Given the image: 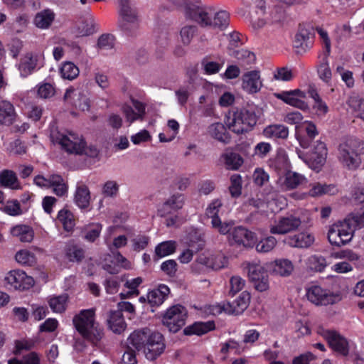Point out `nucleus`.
I'll list each match as a JSON object with an SVG mask.
<instances>
[{
	"label": "nucleus",
	"instance_id": "f257e3e1",
	"mask_svg": "<svg viewBox=\"0 0 364 364\" xmlns=\"http://www.w3.org/2000/svg\"><path fill=\"white\" fill-rule=\"evenodd\" d=\"M188 0H178V4H186V17L202 28L225 29L230 23V15L226 11H216L213 6L187 4Z\"/></svg>",
	"mask_w": 364,
	"mask_h": 364
},
{
	"label": "nucleus",
	"instance_id": "f03ea898",
	"mask_svg": "<svg viewBox=\"0 0 364 364\" xmlns=\"http://www.w3.org/2000/svg\"><path fill=\"white\" fill-rule=\"evenodd\" d=\"M128 341L137 351H142L145 358L151 361L156 360L166 349L163 334L149 328L134 331L129 335Z\"/></svg>",
	"mask_w": 364,
	"mask_h": 364
},
{
	"label": "nucleus",
	"instance_id": "7ed1b4c3",
	"mask_svg": "<svg viewBox=\"0 0 364 364\" xmlns=\"http://www.w3.org/2000/svg\"><path fill=\"white\" fill-rule=\"evenodd\" d=\"M78 333L92 346H97L104 336L103 329L95 321L94 309H83L73 319Z\"/></svg>",
	"mask_w": 364,
	"mask_h": 364
},
{
	"label": "nucleus",
	"instance_id": "20e7f679",
	"mask_svg": "<svg viewBox=\"0 0 364 364\" xmlns=\"http://www.w3.org/2000/svg\"><path fill=\"white\" fill-rule=\"evenodd\" d=\"M257 116L252 108H234L226 115L228 129L237 134L251 131L256 125Z\"/></svg>",
	"mask_w": 364,
	"mask_h": 364
},
{
	"label": "nucleus",
	"instance_id": "39448f33",
	"mask_svg": "<svg viewBox=\"0 0 364 364\" xmlns=\"http://www.w3.org/2000/svg\"><path fill=\"white\" fill-rule=\"evenodd\" d=\"M53 141L58 144L61 149L69 154L86 155L90 158H96L99 150L94 145L87 146L85 140L77 134L69 133V135L58 132L53 136Z\"/></svg>",
	"mask_w": 364,
	"mask_h": 364
},
{
	"label": "nucleus",
	"instance_id": "423d86ee",
	"mask_svg": "<svg viewBox=\"0 0 364 364\" xmlns=\"http://www.w3.org/2000/svg\"><path fill=\"white\" fill-rule=\"evenodd\" d=\"M360 141L356 139H347L338 145V161L348 170L354 171L360 167Z\"/></svg>",
	"mask_w": 364,
	"mask_h": 364
},
{
	"label": "nucleus",
	"instance_id": "0eeeda50",
	"mask_svg": "<svg viewBox=\"0 0 364 364\" xmlns=\"http://www.w3.org/2000/svg\"><path fill=\"white\" fill-rule=\"evenodd\" d=\"M354 232L353 225H350L345 218L330 226L328 231V240L332 245L341 247L351 241Z\"/></svg>",
	"mask_w": 364,
	"mask_h": 364
},
{
	"label": "nucleus",
	"instance_id": "6e6552de",
	"mask_svg": "<svg viewBox=\"0 0 364 364\" xmlns=\"http://www.w3.org/2000/svg\"><path fill=\"white\" fill-rule=\"evenodd\" d=\"M188 311L181 304L169 307L162 316V323L170 332L177 333L186 324Z\"/></svg>",
	"mask_w": 364,
	"mask_h": 364
},
{
	"label": "nucleus",
	"instance_id": "1a4fd4ad",
	"mask_svg": "<svg viewBox=\"0 0 364 364\" xmlns=\"http://www.w3.org/2000/svg\"><path fill=\"white\" fill-rule=\"evenodd\" d=\"M306 290L308 300L316 306L334 304L341 300L339 293L323 289L319 285L311 284Z\"/></svg>",
	"mask_w": 364,
	"mask_h": 364
},
{
	"label": "nucleus",
	"instance_id": "9d476101",
	"mask_svg": "<svg viewBox=\"0 0 364 364\" xmlns=\"http://www.w3.org/2000/svg\"><path fill=\"white\" fill-rule=\"evenodd\" d=\"M223 206L221 200L217 198L213 200L207 206L205 214L208 218L211 219V227L220 235H228L235 225L233 220L223 222L219 217V212Z\"/></svg>",
	"mask_w": 364,
	"mask_h": 364
},
{
	"label": "nucleus",
	"instance_id": "9b49d317",
	"mask_svg": "<svg viewBox=\"0 0 364 364\" xmlns=\"http://www.w3.org/2000/svg\"><path fill=\"white\" fill-rule=\"evenodd\" d=\"M327 148L324 142L318 140L313 148L306 154L298 153L299 158L302 159L313 170L318 171L325 164L327 157Z\"/></svg>",
	"mask_w": 364,
	"mask_h": 364
},
{
	"label": "nucleus",
	"instance_id": "f8f14e48",
	"mask_svg": "<svg viewBox=\"0 0 364 364\" xmlns=\"http://www.w3.org/2000/svg\"><path fill=\"white\" fill-rule=\"evenodd\" d=\"M119 14L122 21L119 27L127 36L135 34L138 28V18L135 10L129 5V0H119Z\"/></svg>",
	"mask_w": 364,
	"mask_h": 364
},
{
	"label": "nucleus",
	"instance_id": "ddd939ff",
	"mask_svg": "<svg viewBox=\"0 0 364 364\" xmlns=\"http://www.w3.org/2000/svg\"><path fill=\"white\" fill-rule=\"evenodd\" d=\"M230 245H237L244 247H253L257 242L256 235L242 226L235 227L228 233Z\"/></svg>",
	"mask_w": 364,
	"mask_h": 364
},
{
	"label": "nucleus",
	"instance_id": "4468645a",
	"mask_svg": "<svg viewBox=\"0 0 364 364\" xmlns=\"http://www.w3.org/2000/svg\"><path fill=\"white\" fill-rule=\"evenodd\" d=\"M248 277L258 291L262 292L269 289L268 274L265 269L258 263L247 264Z\"/></svg>",
	"mask_w": 364,
	"mask_h": 364
},
{
	"label": "nucleus",
	"instance_id": "2eb2a0df",
	"mask_svg": "<svg viewBox=\"0 0 364 364\" xmlns=\"http://www.w3.org/2000/svg\"><path fill=\"white\" fill-rule=\"evenodd\" d=\"M5 282L10 286V288L20 291L29 289L34 284L33 277L28 276L25 272L19 269L10 271L5 277Z\"/></svg>",
	"mask_w": 364,
	"mask_h": 364
},
{
	"label": "nucleus",
	"instance_id": "dca6fc26",
	"mask_svg": "<svg viewBox=\"0 0 364 364\" xmlns=\"http://www.w3.org/2000/svg\"><path fill=\"white\" fill-rule=\"evenodd\" d=\"M277 99L283 101L284 103L300 109L303 111L309 109L308 104L302 100L306 97V93L299 89L282 91L274 93Z\"/></svg>",
	"mask_w": 364,
	"mask_h": 364
},
{
	"label": "nucleus",
	"instance_id": "f3484780",
	"mask_svg": "<svg viewBox=\"0 0 364 364\" xmlns=\"http://www.w3.org/2000/svg\"><path fill=\"white\" fill-rule=\"evenodd\" d=\"M301 224V220L299 217L293 215L281 217L274 225L271 226L270 232L284 235L297 230Z\"/></svg>",
	"mask_w": 364,
	"mask_h": 364
},
{
	"label": "nucleus",
	"instance_id": "a211bd4d",
	"mask_svg": "<svg viewBox=\"0 0 364 364\" xmlns=\"http://www.w3.org/2000/svg\"><path fill=\"white\" fill-rule=\"evenodd\" d=\"M325 338L329 346L336 352L343 356L348 355L349 353L348 342L339 333L333 331H327L325 333Z\"/></svg>",
	"mask_w": 364,
	"mask_h": 364
},
{
	"label": "nucleus",
	"instance_id": "6ab92c4d",
	"mask_svg": "<svg viewBox=\"0 0 364 364\" xmlns=\"http://www.w3.org/2000/svg\"><path fill=\"white\" fill-rule=\"evenodd\" d=\"M250 301V294L245 291L232 301H228L223 309L228 314L239 315L242 314L248 306Z\"/></svg>",
	"mask_w": 364,
	"mask_h": 364
},
{
	"label": "nucleus",
	"instance_id": "aec40b11",
	"mask_svg": "<svg viewBox=\"0 0 364 364\" xmlns=\"http://www.w3.org/2000/svg\"><path fill=\"white\" fill-rule=\"evenodd\" d=\"M314 33L310 28L299 25L297 33L295 35L294 45L297 48L304 51L311 48L314 43Z\"/></svg>",
	"mask_w": 364,
	"mask_h": 364
},
{
	"label": "nucleus",
	"instance_id": "412c9836",
	"mask_svg": "<svg viewBox=\"0 0 364 364\" xmlns=\"http://www.w3.org/2000/svg\"><path fill=\"white\" fill-rule=\"evenodd\" d=\"M304 134H296V137L299 142L300 146L304 149H308L311 143L318 135V131L316 124L311 121H306L302 124Z\"/></svg>",
	"mask_w": 364,
	"mask_h": 364
},
{
	"label": "nucleus",
	"instance_id": "4be33fe9",
	"mask_svg": "<svg viewBox=\"0 0 364 364\" xmlns=\"http://www.w3.org/2000/svg\"><path fill=\"white\" fill-rule=\"evenodd\" d=\"M242 89L249 94H255L260 91L262 82L259 71L251 70L242 75Z\"/></svg>",
	"mask_w": 364,
	"mask_h": 364
},
{
	"label": "nucleus",
	"instance_id": "5701e85b",
	"mask_svg": "<svg viewBox=\"0 0 364 364\" xmlns=\"http://www.w3.org/2000/svg\"><path fill=\"white\" fill-rule=\"evenodd\" d=\"M184 204V196L176 193L171 196L158 209V215L161 217H166L183 208Z\"/></svg>",
	"mask_w": 364,
	"mask_h": 364
},
{
	"label": "nucleus",
	"instance_id": "b1692460",
	"mask_svg": "<svg viewBox=\"0 0 364 364\" xmlns=\"http://www.w3.org/2000/svg\"><path fill=\"white\" fill-rule=\"evenodd\" d=\"M90 191L87 185L78 182L74 193V203L81 210H86L90 205Z\"/></svg>",
	"mask_w": 364,
	"mask_h": 364
},
{
	"label": "nucleus",
	"instance_id": "393cba45",
	"mask_svg": "<svg viewBox=\"0 0 364 364\" xmlns=\"http://www.w3.org/2000/svg\"><path fill=\"white\" fill-rule=\"evenodd\" d=\"M289 134V128L282 124H269L262 131V134L265 138L274 141L285 140L288 138Z\"/></svg>",
	"mask_w": 364,
	"mask_h": 364
},
{
	"label": "nucleus",
	"instance_id": "a878e982",
	"mask_svg": "<svg viewBox=\"0 0 364 364\" xmlns=\"http://www.w3.org/2000/svg\"><path fill=\"white\" fill-rule=\"evenodd\" d=\"M215 323L213 321H195L183 329V334L189 336L193 335L200 336L215 330Z\"/></svg>",
	"mask_w": 364,
	"mask_h": 364
},
{
	"label": "nucleus",
	"instance_id": "bb28decb",
	"mask_svg": "<svg viewBox=\"0 0 364 364\" xmlns=\"http://www.w3.org/2000/svg\"><path fill=\"white\" fill-rule=\"evenodd\" d=\"M38 59V55L32 53H27L21 58L18 70L21 77H26L33 73L37 66Z\"/></svg>",
	"mask_w": 364,
	"mask_h": 364
},
{
	"label": "nucleus",
	"instance_id": "cd10ccee",
	"mask_svg": "<svg viewBox=\"0 0 364 364\" xmlns=\"http://www.w3.org/2000/svg\"><path fill=\"white\" fill-rule=\"evenodd\" d=\"M169 293L170 289L168 286L160 284L158 288L154 289L148 292L146 296L148 302L152 307L159 306L166 299Z\"/></svg>",
	"mask_w": 364,
	"mask_h": 364
},
{
	"label": "nucleus",
	"instance_id": "c85d7f7f",
	"mask_svg": "<svg viewBox=\"0 0 364 364\" xmlns=\"http://www.w3.org/2000/svg\"><path fill=\"white\" fill-rule=\"evenodd\" d=\"M108 327L115 334H121L126 328L123 313L121 311H111L107 318Z\"/></svg>",
	"mask_w": 364,
	"mask_h": 364
},
{
	"label": "nucleus",
	"instance_id": "c756f323",
	"mask_svg": "<svg viewBox=\"0 0 364 364\" xmlns=\"http://www.w3.org/2000/svg\"><path fill=\"white\" fill-rule=\"evenodd\" d=\"M314 241V237L308 232H300L289 236L285 240V242L289 246L299 248H307L310 247Z\"/></svg>",
	"mask_w": 364,
	"mask_h": 364
},
{
	"label": "nucleus",
	"instance_id": "7c9ffc66",
	"mask_svg": "<svg viewBox=\"0 0 364 364\" xmlns=\"http://www.w3.org/2000/svg\"><path fill=\"white\" fill-rule=\"evenodd\" d=\"M55 18V14L50 9H43L34 16V25L41 29H48L50 27Z\"/></svg>",
	"mask_w": 364,
	"mask_h": 364
},
{
	"label": "nucleus",
	"instance_id": "2f4dec72",
	"mask_svg": "<svg viewBox=\"0 0 364 364\" xmlns=\"http://www.w3.org/2000/svg\"><path fill=\"white\" fill-rule=\"evenodd\" d=\"M65 257L71 262H80L85 258V251L80 245L70 241L65 247Z\"/></svg>",
	"mask_w": 364,
	"mask_h": 364
},
{
	"label": "nucleus",
	"instance_id": "473e14b6",
	"mask_svg": "<svg viewBox=\"0 0 364 364\" xmlns=\"http://www.w3.org/2000/svg\"><path fill=\"white\" fill-rule=\"evenodd\" d=\"M102 225L98 223H92L85 225L81 231L82 237L88 242H95L100 236Z\"/></svg>",
	"mask_w": 364,
	"mask_h": 364
},
{
	"label": "nucleus",
	"instance_id": "72a5a7b5",
	"mask_svg": "<svg viewBox=\"0 0 364 364\" xmlns=\"http://www.w3.org/2000/svg\"><path fill=\"white\" fill-rule=\"evenodd\" d=\"M176 243L173 240H167L160 242L155 247L153 259L155 262L159 259L171 255L175 252Z\"/></svg>",
	"mask_w": 364,
	"mask_h": 364
},
{
	"label": "nucleus",
	"instance_id": "f704fd0d",
	"mask_svg": "<svg viewBox=\"0 0 364 364\" xmlns=\"http://www.w3.org/2000/svg\"><path fill=\"white\" fill-rule=\"evenodd\" d=\"M208 132L210 136L215 139L228 144L230 142V135L227 132L226 127L222 123H214L208 127Z\"/></svg>",
	"mask_w": 364,
	"mask_h": 364
},
{
	"label": "nucleus",
	"instance_id": "c9c22d12",
	"mask_svg": "<svg viewBox=\"0 0 364 364\" xmlns=\"http://www.w3.org/2000/svg\"><path fill=\"white\" fill-rule=\"evenodd\" d=\"M77 32L80 36H88L96 32L95 19L92 15L82 18L78 22Z\"/></svg>",
	"mask_w": 364,
	"mask_h": 364
},
{
	"label": "nucleus",
	"instance_id": "e433bc0d",
	"mask_svg": "<svg viewBox=\"0 0 364 364\" xmlns=\"http://www.w3.org/2000/svg\"><path fill=\"white\" fill-rule=\"evenodd\" d=\"M235 58L237 60L238 64L245 69H249L255 64L256 55L253 52L248 50L241 49L235 52Z\"/></svg>",
	"mask_w": 364,
	"mask_h": 364
},
{
	"label": "nucleus",
	"instance_id": "4c0bfd02",
	"mask_svg": "<svg viewBox=\"0 0 364 364\" xmlns=\"http://www.w3.org/2000/svg\"><path fill=\"white\" fill-rule=\"evenodd\" d=\"M11 233L13 236L16 237L21 242H30L33 240L34 232L33 229L25 225H20L14 227Z\"/></svg>",
	"mask_w": 364,
	"mask_h": 364
},
{
	"label": "nucleus",
	"instance_id": "58836bf2",
	"mask_svg": "<svg viewBox=\"0 0 364 364\" xmlns=\"http://www.w3.org/2000/svg\"><path fill=\"white\" fill-rule=\"evenodd\" d=\"M15 117L14 105L9 101L0 102V119L4 124L13 123Z\"/></svg>",
	"mask_w": 364,
	"mask_h": 364
},
{
	"label": "nucleus",
	"instance_id": "ea45409f",
	"mask_svg": "<svg viewBox=\"0 0 364 364\" xmlns=\"http://www.w3.org/2000/svg\"><path fill=\"white\" fill-rule=\"evenodd\" d=\"M294 269L291 262L287 259H277L272 264V271L277 275L287 277L291 274Z\"/></svg>",
	"mask_w": 364,
	"mask_h": 364
},
{
	"label": "nucleus",
	"instance_id": "a19ab883",
	"mask_svg": "<svg viewBox=\"0 0 364 364\" xmlns=\"http://www.w3.org/2000/svg\"><path fill=\"white\" fill-rule=\"evenodd\" d=\"M328 56L326 53H322L319 55L320 64L318 67V74L319 77L326 82L331 80L332 73L329 67Z\"/></svg>",
	"mask_w": 364,
	"mask_h": 364
},
{
	"label": "nucleus",
	"instance_id": "79ce46f5",
	"mask_svg": "<svg viewBox=\"0 0 364 364\" xmlns=\"http://www.w3.org/2000/svg\"><path fill=\"white\" fill-rule=\"evenodd\" d=\"M58 220L63 225V229L67 232H72L75 225L74 215L66 209L60 210L57 216Z\"/></svg>",
	"mask_w": 364,
	"mask_h": 364
},
{
	"label": "nucleus",
	"instance_id": "37998d69",
	"mask_svg": "<svg viewBox=\"0 0 364 364\" xmlns=\"http://www.w3.org/2000/svg\"><path fill=\"white\" fill-rule=\"evenodd\" d=\"M68 301V294H63L50 297L48 300V304L53 312L63 313L66 310Z\"/></svg>",
	"mask_w": 364,
	"mask_h": 364
},
{
	"label": "nucleus",
	"instance_id": "c03bdc74",
	"mask_svg": "<svg viewBox=\"0 0 364 364\" xmlns=\"http://www.w3.org/2000/svg\"><path fill=\"white\" fill-rule=\"evenodd\" d=\"M17 182L16 174L13 171L5 169L0 173V186L16 189L18 188V185H16Z\"/></svg>",
	"mask_w": 364,
	"mask_h": 364
},
{
	"label": "nucleus",
	"instance_id": "a18cd8bd",
	"mask_svg": "<svg viewBox=\"0 0 364 364\" xmlns=\"http://www.w3.org/2000/svg\"><path fill=\"white\" fill-rule=\"evenodd\" d=\"M346 219L352 225L353 230L356 228H361L364 227V204L358 209L355 210L354 212L350 213Z\"/></svg>",
	"mask_w": 364,
	"mask_h": 364
},
{
	"label": "nucleus",
	"instance_id": "49530a36",
	"mask_svg": "<svg viewBox=\"0 0 364 364\" xmlns=\"http://www.w3.org/2000/svg\"><path fill=\"white\" fill-rule=\"evenodd\" d=\"M79 73L78 67L70 61L63 63L60 68L62 77L69 80L76 78L79 75Z\"/></svg>",
	"mask_w": 364,
	"mask_h": 364
},
{
	"label": "nucleus",
	"instance_id": "de8ad7c7",
	"mask_svg": "<svg viewBox=\"0 0 364 364\" xmlns=\"http://www.w3.org/2000/svg\"><path fill=\"white\" fill-rule=\"evenodd\" d=\"M305 181V177L296 172L288 171L285 174L284 186L288 190L296 188Z\"/></svg>",
	"mask_w": 364,
	"mask_h": 364
},
{
	"label": "nucleus",
	"instance_id": "09e8293b",
	"mask_svg": "<svg viewBox=\"0 0 364 364\" xmlns=\"http://www.w3.org/2000/svg\"><path fill=\"white\" fill-rule=\"evenodd\" d=\"M225 164L228 169L237 170L243 164V159L237 153L230 152L223 155Z\"/></svg>",
	"mask_w": 364,
	"mask_h": 364
},
{
	"label": "nucleus",
	"instance_id": "8fccbe9b",
	"mask_svg": "<svg viewBox=\"0 0 364 364\" xmlns=\"http://www.w3.org/2000/svg\"><path fill=\"white\" fill-rule=\"evenodd\" d=\"M15 259L17 262L32 267L36 263V255L26 250H22L16 254Z\"/></svg>",
	"mask_w": 364,
	"mask_h": 364
},
{
	"label": "nucleus",
	"instance_id": "3c124183",
	"mask_svg": "<svg viewBox=\"0 0 364 364\" xmlns=\"http://www.w3.org/2000/svg\"><path fill=\"white\" fill-rule=\"evenodd\" d=\"M198 28L196 26L188 25L183 26L180 31V36L182 43L187 46L189 45L193 38L198 33Z\"/></svg>",
	"mask_w": 364,
	"mask_h": 364
},
{
	"label": "nucleus",
	"instance_id": "603ef678",
	"mask_svg": "<svg viewBox=\"0 0 364 364\" xmlns=\"http://www.w3.org/2000/svg\"><path fill=\"white\" fill-rule=\"evenodd\" d=\"M347 104L358 113L357 116L364 121V99H360L356 96L350 97Z\"/></svg>",
	"mask_w": 364,
	"mask_h": 364
},
{
	"label": "nucleus",
	"instance_id": "864d4df0",
	"mask_svg": "<svg viewBox=\"0 0 364 364\" xmlns=\"http://www.w3.org/2000/svg\"><path fill=\"white\" fill-rule=\"evenodd\" d=\"M115 37L112 34L104 33L97 40V47L102 50H109L114 47Z\"/></svg>",
	"mask_w": 364,
	"mask_h": 364
},
{
	"label": "nucleus",
	"instance_id": "5fc2aeb1",
	"mask_svg": "<svg viewBox=\"0 0 364 364\" xmlns=\"http://www.w3.org/2000/svg\"><path fill=\"white\" fill-rule=\"evenodd\" d=\"M188 245L196 251L203 249L205 246V240L203 235L198 231H193L188 235Z\"/></svg>",
	"mask_w": 364,
	"mask_h": 364
},
{
	"label": "nucleus",
	"instance_id": "6e6d98bb",
	"mask_svg": "<svg viewBox=\"0 0 364 364\" xmlns=\"http://www.w3.org/2000/svg\"><path fill=\"white\" fill-rule=\"evenodd\" d=\"M276 244V239L273 236H269L257 242L256 244V250L259 252H268L274 247Z\"/></svg>",
	"mask_w": 364,
	"mask_h": 364
},
{
	"label": "nucleus",
	"instance_id": "4d7b16f0",
	"mask_svg": "<svg viewBox=\"0 0 364 364\" xmlns=\"http://www.w3.org/2000/svg\"><path fill=\"white\" fill-rule=\"evenodd\" d=\"M230 182L229 191L231 196L234 198L240 196L242 191V177L239 174H233L230 177Z\"/></svg>",
	"mask_w": 364,
	"mask_h": 364
},
{
	"label": "nucleus",
	"instance_id": "13d9d810",
	"mask_svg": "<svg viewBox=\"0 0 364 364\" xmlns=\"http://www.w3.org/2000/svg\"><path fill=\"white\" fill-rule=\"evenodd\" d=\"M327 266V262L325 257L322 256H312L309 259V267L311 269L316 272H323Z\"/></svg>",
	"mask_w": 364,
	"mask_h": 364
},
{
	"label": "nucleus",
	"instance_id": "bf43d9fd",
	"mask_svg": "<svg viewBox=\"0 0 364 364\" xmlns=\"http://www.w3.org/2000/svg\"><path fill=\"white\" fill-rule=\"evenodd\" d=\"M104 286L107 294H114L119 290L120 279L117 277L107 278L104 282Z\"/></svg>",
	"mask_w": 364,
	"mask_h": 364
},
{
	"label": "nucleus",
	"instance_id": "052dcab7",
	"mask_svg": "<svg viewBox=\"0 0 364 364\" xmlns=\"http://www.w3.org/2000/svg\"><path fill=\"white\" fill-rule=\"evenodd\" d=\"M245 284V281L239 276H233L230 278V289L229 295L234 296L237 293L241 291Z\"/></svg>",
	"mask_w": 364,
	"mask_h": 364
},
{
	"label": "nucleus",
	"instance_id": "680f3d73",
	"mask_svg": "<svg viewBox=\"0 0 364 364\" xmlns=\"http://www.w3.org/2000/svg\"><path fill=\"white\" fill-rule=\"evenodd\" d=\"M274 78L277 80L288 82L293 79V74L287 67L278 68L274 73Z\"/></svg>",
	"mask_w": 364,
	"mask_h": 364
},
{
	"label": "nucleus",
	"instance_id": "e2e57ef3",
	"mask_svg": "<svg viewBox=\"0 0 364 364\" xmlns=\"http://www.w3.org/2000/svg\"><path fill=\"white\" fill-rule=\"evenodd\" d=\"M201 64L206 75H213L218 73L223 66L221 64L217 62L208 61L205 58L202 60Z\"/></svg>",
	"mask_w": 364,
	"mask_h": 364
},
{
	"label": "nucleus",
	"instance_id": "0e129e2a",
	"mask_svg": "<svg viewBox=\"0 0 364 364\" xmlns=\"http://www.w3.org/2000/svg\"><path fill=\"white\" fill-rule=\"evenodd\" d=\"M4 210L11 216H16L22 213L20 203L17 200L8 201L4 208Z\"/></svg>",
	"mask_w": 364,
	"mask_h": 364
},
{
	"label": "nucleus",
	"instance_id": "69168bd1",
	"mask_svg": "<svg viewBox=\"0 0 364 364\" xmlns=\"http://www.w3.org/2000/svg\"><path fill=\"white\" fill-rule=\"evenodd\" d=\"M119 191V186L115 181H107L102 188V194L105 197H113L115 196Z\"/></svg>",
	"mask_w": 364,
	"mask_h": 364
},
{
	"label": "nucleus",
	"instance_id": "338daca9",
	"mask_svg": "<svg viewBox=\"0 0 364 364\" xmlns=\"http://www.w3.org/2000/svg\"><path fill=\"white\" fill-rule=\"evenodd\" d=\"M132 242L133 250L136 252H139L147 247L149 242V237L146 235H139L134 238Z\"/></svg>",
	"mask_w": 364,
	"mask_h": 364
},
{
	"label": "nucleus",
	"instance_id": "774afa93",
	"mask_svg": "<svg viewBox=\"0 0 364 364\" xmlns=\"http://www.w3.org/2000/svg\"><path fill=\"white\" fill-rule=\"evenodd\" d=\"M161 269L170 277L174 276L177 271V263L174 259H168L162 262Z\"/></svg>",
	"mask_w": 364,
	"mask_h": 364
}]
</instances>
